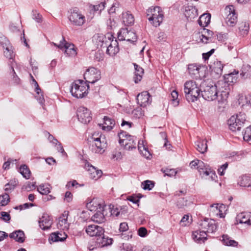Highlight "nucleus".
<instances>
[{"label": "nucleus", "mask_w": 251, "mask_h": 251, "mask_svg": "<svg viewBox=\"0 0 251 251\" xmlns=\"http://www.w3.org/2000/svg\"><path fill=\"white\" fill-rule=\"evenodd\" d=\"M237 221L239 223L244 224L248 226L251 225V213L243 212L239 214L237 216Z\"/></svg>", "instance_id": "aec40b11"}, {"label": "nucleus", "mask_w": 251, "mask_h": 251, "mask_svg": "<svg viewBox=\"0 0 251 251\" xmlns=\"http://www.w3.org/2000/svg\"><path fill=\"white\" fill-rule=\"evenodd\" d=\"M85 231L90 236H95L97 238L99 236H102L103 234L104 229L98 225H91L86 227Z\"/></svg>", "instance_id": "dca6fc26"}, {"label": "nucleus", "mask_w": 251, "mask_h": 251, "mask_svg": "<svg viewBox=\"0 0 251 251\" xmlns=\"http://www.w3.org/2000/svg\"><path fill=\"white\" fill-rule=\"evenodd\" d=\"M200 226L205 233H213L217 230V225L215 221L212 219H205L200 223Z\"/></svg>", "instance_id": "2eb2a0df"}, {"label": "nucleus", "mask_w": 251, "mask_h": 251, "mask_svg": "<svg viewBox=\"0 0 251 251\" xmlns=\"http://www.w3.org/2000/svg\"><path fill=\"white\" fill-rule=\"evenodd\" d=\"M138 235L142 237H144L147 235V230L144 227H140L138 230Z\"/></svg>", "instance_id": "4d7b16f0"}, {"label": "nucleus", "mask_w": 251, "mask_h": 251, "mask_svg": "<svg viewBox=\"0 0 251 251\" xmlns=\"http://www.w3.org/2000/svg\"><path fill=\"white\" fill-rule=\"evenodd\" d=\"M178 96L177 92L175 90L173 91L171 93L172 100L174 106L178 105L179 101L177 100Z\"/></svg>", "instance_id": "49530a36"}, {"label": "nucleus", "mask_w": 251, "mask_h": 251, "mask_svg": "<svg viewBox=\"0 0 251 251\" xmlns=\"http://www.w3.org/2000/svg\"><path fill=\"white\" fill-rule=\"evenodd\" d=\"M93 134L92 136V145L91 150L96 153L101 154L105 151L107 147V142L104 136L100 135L98 137H95Z\"/></svg>", "instance_id": "6e6552de"}, {"label": "nucleus", "mask_w": 251, "mask_h": 251, "mask_svg": "<svg viewBox=\"0 0 251 251\" xmlns=\"http://www.w3.org/2000/svg\"><path fill=\"white\" fill-rule=\"evenodd\" d=\"M9 201L10 198L8 193H5L4 194L0 196V204L1 206L6 205Z\"/></svg>", "instance_id": "ea45409f"}, {"label": "nucleus", "mask_w": 251, "mask_h": 251, "mask_svg": "<svg viewBox=\"0 0 251 251\" xmlns=\"http://www.w3.org/2000/svg\"><path fill=\"white\" fill-rule=\"evenodd\" d=\"M161 171L164 174V176H169L171 177L175 176L177 174V172L175 169H162Z\"/></svg>", "instance_id": "37998d69"}, {"label": "nucleus", "mask_w": 251, "mask_h": 251, "mask_svg": "<svg viewBox=\"0 0 251 251\" xmlns=\"http://www.w3.org/2000/svg\"><path fill=\"white\" fill-rule=\"evenodd\" d=\"M118 39L119 41L126 40L133 43L137 40L136 33L132 30H128L127 28H122L118 32Z\"/></svg>", "instance_id": "1a4fd4ad"}, {"label": "nucleus", "mask_w": 251, "mask_h": 251, "mask_svg": "<svg viewBox=\"0 0 251 251\" xmlns=\"http://www.w3.org/2000/svg\"><path fill=\"white\" fill-rule=\"evenodd\" d=\"M20 174L26 179H28L30 177L31 172L26 165H22L19 169Z\"/></svg>", "instance_id": "c9c22d12"}, {"label": "nucleus", "mask_w": 251, "mask_h": 251, "mask_svg": "<svg viewBox=\"0 0 251 251\" xmlns=\"http://www.w3.org/2000/svg\"><path fill=\"white\" fill-rule=\"evenodd\" d=\"M202 175L205 176H211L212 179H214L213 176H214V177L216 176L215 173L210 168H209V167H207L205 170L202 171Z\"/></svg>", "instance_id": "de8ad7c7"}, {"label": "nucleus", "mask_w": 251, "mask_h": 251, "mask_svg": "<svg viewBox=\"0 0 251 251\" xmlns=\"http://www.w3.org/2000/svg\"><path fill=\"white\" fill-rule=\"evenodd\" d=\"M243 138L246 141H249L251 140V125L246 128L243 134Z\"/></svg>", "instance_id": "c03bdc74"}, {"label": "nucleus", "mask_w": 251, "mask_h": 251, "mask_svg": "<svg viewBox=\"0 0 251 251\" xmlns=\"http://www.w3.org/2000/svg\"><path fill=\"white\" fill-rule=\"evenodd\" d=\"M73 195L72 194L69 192L67 191L65 195V199L66 200L67 202H70L72 201Z\"/></svg>", "instance_id": "774afa93"}, {"label": "nucleus", "mask_w": 251, "mask_h": 251, "mask_svg": "<svg viewBox=\"0 0 251 251\" xmlns=\"http://www.w3.org/2000/svg\"><path fill=\"white\" fill-rule=\"evenodd\" d=\"M18 182L16 180H11L4 186V190L6 193H10L17 186Z\"/></svg>", "instance_id": "e433bc0d"}, {"label": "nucleus", "mask_w": 251, "mask_h": 251, "mask_svg": "<svg viewBox=\"0 0 251 251\" xmlns=\"http://www.w3.org/2000/svg\"><path fill=\"white\" fill-rule=\"evenodd\" d=\"M119 144L125 146V149L130 151L136 149V138L129 135L126 132L122 131L118 134Z\"/></svg>", "instance_id": "39448f33"}, {"label": "nucleus", "mask_w": 251, "mask_h": 251, "mask_svg": "<svg viewBox=\"0 0 251 251\" xmlns=\"http://www.w3.org/2000/svg\"><path fill=\"white\" fill-rule=\"evenodd\" d=\"M185 97L189 102L196 101L200 96L201 92L198 84L192 80L186 82L184 85Z\"/></svg>", "instance_id": "7ed1b4c3"}, {"label": "nucleus", "mask_w": 251, "mask_h": 251, "mask_svg": "<svg viewBox=\"0 0 251 251\" xmlns=\"http://www.w3.org/2000/svg\"><path fill=\"white\" fill-rule=\"evenodd\" d=\"M0 44L2 46L3 48L5 49V50L4 51L5 56L8 59H12L14 56V54L9 42L6 38H4L3 42H0Z\"/></svg>", "instance_id": "412c9836"}, {"label": "nucleus", "mask_w": 251, "mask_h": 251, "mask_svg": "<svg viewBox=\"0 0 251 251\" xmlns=\"http://www.w3.org/2000/svg\"><path fill=\"white\" fill-rule=\"evenodd\" d=\"M147 16L149 20L155 27L159 26L162 23L163 14L161 9L159 6H156L153 8H149L147 11Z\"/></svg>", "instance_id": "423d86ee"}, {"label": "nucleus", "mask_w": 251, "mask_h": 251, "mask_svg": "<svg viewBox=\"0 0 251 251\" xmlns=\"http://www.w3.org/2000/svg\"><path fill=\"white\" fill-rule=\"evenodd\" d=\"M191 203L190 201H188L187 200L184 198H180L177 201L176 206L179 208H182L185 206H187Z\"/></svg>", "instance_id": "4c0bfd02"}, {"label": "nucleus", "mask_w": 251, "mask_h": 251, "mask_svg": "<svg viewBox=\"0 0 251 251\" xmlns=\"http://www.w3.org/2000/svg\"><path fill=\"white\" fill-rule=\"evenodd\" d=\"M40 91H39V95L36 93L37 95L35 96V98L41 104H43L45 102V100L43 95L42 94H40Z\"/></svg>", "instance_id": "052dcab7"}, {"label": "nucleus", "mask_w": 251, "mask_h": 251, "mask_svg": "<svg viewBox=\"0 0 251 251\" xmlns=\"http://www.w3.org/2000/svg\"><path fill=\"white\" fill-rule=\"evenodd\" d=\"M188 72L192 77L196 79H201L205 75L203 72L204 67L196 64H190L188 67Z\"/></svg>", "instance_id": "9b49d317"}, {"label": "nucleus", "mask_w": 251, "mask_h": 251, "mask_svg": "<svg viewBox=\"0 0 251 251\" xmlns=\"http://www.w3.org/2000/svg\"><path fill=\"white\" fill-rule=\"evenodd\" d=\"M214 49L211 50L209 52L207 53H203L202 54L203 59L205 60L208 59L210 55L214 52Z\"/></svg>", "instance_id": "0e129e2a"}, {"label": "nucleus", "mask_w": 251, "mask_h": 251, "mask_svg": "<svg viewBox=\"0 0 251 251\" xmlns=\"http://www.w3.org/2000/svg\"><path fill=\"white\" fill-rule=\"evenodd\" d=\"M217 85H207L201 92L202 98L208 101L217 100L219 103H223L228 98L230 92L229 84L225 81H219Z\"/></svg>", "instance_id": "f257e3e1"}, {"label": "nucleus", "mask_w": 251, "mask_h": 251, "mask_svg": "<svg viewBox=\"0 0 251 251\" xmlns=\"http://www.w3.org/2000/svg\"><path fill=\"white\" fill-rule=\"evenodd\" d=\"M100 210L97 211L92 217V220L97 223H102L105 221L104 217V211L107 208L106 205L102 206L100 203L98 204Z\"/></svg>", "instance_id": "f3484780"}, {"label": "nucleus", "mask_w": 251, "mask_h": 251, "mask_svg": "<svg viewBox=\"0 0 251 251\" xmlns=\"http://www.w3.org/2000/svg\"><path fill=\"white\" fill-rule=\"evenodd\" d=\"M198 163V167L197 169L198 170L201 175H202V171L205 170V169L209 167V166L205 165L202 161L200 160L197 161Z\"/></svg>", "instance_id": "3c124183"}, {"label": "nucleus", "mask_w": 251, "mask_h": 251, "mask_svg": "<svg viewBox=\"0 0 251 251\" xmlns=\"http://www.w3.org/2000/svg\"><path fill=\"white\" fill-rule=\"evenodd\" d=\"M105 7V3L101 2L100 4L93 6V10L95 12H98V14H100V12L104 9Z\"/></svg>", "instance_id": "603ef678"}, {"label": "nucleus", "mask_w": 251, "mask_h": 251, "mask_svg": "<svg viewBox=\"0 0 251 251\" xmlns=\"http://www.w3.org/2000/svg\"><path fill=\"white\" fill-rule=\"evenodd\" d=\"M70 21L74 25L81 26L85 22V17L77 9H75L71 12L69 16Z\"/></svg>", "instance_id": "ddd939ff"}, {"label": "nucleus", "mask_w": 251, "mask_h": 251, "mask_svg": "<svg viewBox=\"0 0 251 251\" xmlns=\"http://www.w3.org/2000/svg\"><path fill=\"white\" fill-rule=\"evenodd\" d=\"M84 76L85 82L93 84L100 78V72L95 68L91 67L87 70Z\"/></svg>", "instance_id": "f8f14e48"}, {"label": "nucleus", "mask_w": 251, "mask_h": 251, "mask_svg": "<svg viewBox=\"0 0 251 251\" xmlns=\"http://www.w3.org/2000/svg\"><path fill=\"white\" fill-rule=\"evenodd\" d=\"M63 41L64 42L63 48L66 50H75L74 48V45L67 42L64 37H63Z\"/></svg>", "instance_id": "6e6d98bb"}, {"label": "nucleus", "mask_w": 251, "mask_h": 251, "mask_svg": "<svg viewBox=\"0 0 251 251\" xmlns=\"http://www.w3.org/2000/svg\"><path fill=\"white\" fill-rule=\"evenodd\" d=\"M136 100L138 104L142 107H145L151 102V96L147 91L139 94Z\"/></svg>", "instance_id": "a211bd4d"}, {"label": "nucleus", "mask_w": 251, "mask_h": 251, "mask_svg": "<svg viewBox=\"0 0 251 251\" xmlns=\"http://www.w3.org/2000/svg\"><path fill=\"white\" fill-rule=\"evenodd\" d=\"M207 234L205 230L201 229L200 230H196L193 232V238L198 243L204 242L207 239Z\"/></svg>", "instance_id": "b1692460"}, {"label": "nucleus", "mask_w": 251, "mask_h": 251, "mask_svg": "<svg viewBox=\"0 0 251 251\" xmlns=\"http://www.w3.org/2000/svg\"><path fill=\"white\" fill-rule=\"evenodd\" d=\"M1 215L2 219L5 222H8L10 220V215L6 212H1Z\"/></svg>", "instance_id": "e2e57ef3"}, {"label": "nucleus", "mask_w": 251, "mask_h": 251, "mask_svg": "<svg viewBox=\"0 0 251 251\" xmlns=\"http://www.w3.org/2000/svg\"><path fill=\"white\" fill-rule=\"evenodd\" d=\"M196 10L192 6H188L186 7L185 15L186 17H194L196 15Z\"/></svg>", "instance_id": "a19ab883"}, {"label": "nucleus", "mask_w": 251, "mask_h": 251, "mask_svg": "<svg viewBox=\"0 0 251 251\" xmlns=\"http://www.w3.org/2000/svg\"><path fill=\"white\" fill-rule=\"evenodd\" d=\"M142 185L144 190H151L154 187V183L151 180H147L142 183Z\"/></svg>", "instance_id": "79ce46f5"}, {"label": "nucleus", "mask_w": 251, "mask_h": 251, "mask_svg": "<svg viewBox=\"0 0 251 251\" xmlns=\"http://www.w3.org/2000/svg\"><path fill=\"white\" fill-rule=\"evenodd\" d=\"M88 167H89L88 171L91 178L97 180L101 176L102 174L101 170L97 169L91 165H88Z\"/></svg>", "instance_id": "cd10ccee"}, {"label": "nucleus", "mask_w": 251, "mask_h": 251, "mask_svg": "<svg viewBox=\"0 0 251 251\" xmlns=\"http://www.w3.org/2000/svg\"><path fill=\"white\" fill-rule=\"evenodd\" d=\"M238 184L242 187H250L251 186V179L247 176H242L239 178Z\"/></svg>", "instance_id": "473e14b6"}, {"label": "nucleus", "mask_w": 251, "mask_h": 251, "mask_svg": "<svg viewBox=\"0 0 251 251\" xmlns=\"http://www.w3.org/2000/svg\"><path fill=\"white\" fill-rule=\"evenodd\" d=\"M133 65L135 69L134 82L137 83L138 82L140 81L142 78V76L144 74V69L136 63H134Z\"/></svg>", "instance_id": "c756f323"}, {"label": "nucleus", "mask_w": 251, "mask_h": 251, "mask_svg": "<svg viewBox=\"0 0 251 251\" xmlns=\"http://www.w3.org/2000/svg\"><path fill=\"white\" fill-rule=\"evenodd\" d=\"M207 141L204 140H198L195 142L197 150L201 153H204L207 151Z\"/></svg>", "instance_id": "2f4dec72"}, {"label": "nucleus", "mask_w": 251, "mask_h": 251, "mask_svg": "<svg viewBox=\"0 0 251 251\" xmlns=\"http://www.w3.org/2000/svg\"><path fill=\"white\" fill-rule=\"evenodd\" d=\"M67 237V235L64 232H54L50 234L49 240L53 242L63 241L66 239Z\"/></svg>", "instance_id": "a878e982"}, {"label": "nucleus", "mask_w": 251, "mask_h": 251, "mask_svg": "<svg viewBox=\"0 0 251 251\" xmlns=\"http://www.w3.org/2000/svg\"><path fill=\"white\" fill-rule=\"evenodd\" d=\"M211 16L210 14L202 15L198 20L199 25L202 27L207 26L210 22Z\"/></svg>", "instance_id": "7c9ffc66"}, {"label": "nucleus", "mask_w": 251, "mask_h": 251, "mask_svg": "<svg viewBox=\"0 0 251 251\" xmlns=\"http://www.w3.org/2000/svg\"><path fill=\"white\" fill-rule=\"evenodd\" d=\"M33 18L37 23H41L42 21V16L39 13H37L36 11H33Z\"/></svg>", "instance_id": "5fc2aeb1"}, {"label": "nucleus", "mask_w": 251, "mask_h": 251, "mask_svg": "<svg viewBox=\"0 0 251 251\" xmlns=\"http://www.w3.org/2000/svg\"><path fill=\"white\" fill-rule=\"evenodd\" d=\"M89 86L88 83L83 80H75L72 84L71 88L72 95L77 98H82L85 97L88 93Z\"/></svg>", "instance_id": "20e7f679"}, {"label": "nucleus", "mask_w": 251, "mask_h": 251, "mask_svg": "<svg viewBox=\"0 0 251 251\" xmlns=\"http://www.w3.org/2000/svg\"><path fill=\"white\" fill-rule=\"evenodd\" d=\"M225 12L226 15V25L229 26H234L237 22V16L235 13L233 6H227L225 9Z\"/></svg>", "instance_id": "9d476101"}, {"label": "nucleus", "mask_w": 251, "mask_h": 251, "mask_svg": "<svg viewBox=\"0 0 251 251\" xmlns=\"http://www.w3.org/2000/svg\"><path fill=\"white\" fill-rule=\"evenodd\" d=\"M222 238V241L224 245L232 247H237L238 246V242L231 239L228 235H223Z\"/></svg>", "instance_id": "72a5a7b5"}, {"label": "nucleus", "mask_w": 251, "mask_h": 251, "mask_svg": "<svg viewBox=\"0 0 251 251\" xmlns=\"http://www.w3.org/2000/svg\"><path fill=\"white\" fill-rule=\"evenodd\" d=\"M9 236L10 238L20 243L24 242L25 238L24 231L21 230H16L10 233Z\"/></svg>", "instance_id": "393cba45"}, {"label": "nucleus", "mask_w": 251, "mask_h": 251, "mask_svg": "<svg viewBox=\"0 0 251 251\" xmlns=\"http://www.w3.org/2000/svg\"><path fill=\"white\" fill-rule=\"evenodd\" d=\"M132 114L136 118H140L144 115V112L141 108H138L133 110Z\"/></svg>", "instance_id": "8fccbe9b"}, {"label": "nucleus", "mask_w": 251, "mask_h": 251, "mask_svg": "<svg viewBox=\"0 0 251 251\" xmlns=\"http://www.w3.org/2000/svg\"><path fill=\"white\" fill-rule=\"evenodd\" d=\"M246 114L242 112H240L236 116H231L227 123L229 129L232 131L240 130L246 121Z\"/></svg>", "instance_id": "0eeeda50"}, {"label": "nucleus", "mask_w": 251, "mask_h": 251, "mask_svg": "<svg viewBox=\"0 0 251 251\" xmlns=\"http://www.w3.org/2000/svg\"><path fill=\"white\" fill-rule=\"evenodd\" d=\"M38 192L42 195H47L50 192V185L48 184H43L38 188Z\"/></svg>", "instance_id": "58836bf2"}, {"label": "nucleus", "mask_w": 251, "mask_h": 251, "mask_svg": "<svg viewBox=\"0 0 251 251\" xmlns=\"http://www.w3.org/2000/svg\"><path fill=\"white\" fill-rule=\"evenodd\" d=\"M103 120L104 122L102 126V129L104 130L110 131L115 125V121L107 116H104Z\"/></svg>", "instance_id": "bb28decb"}, {"label": "nucleus", "mask_w": 251, "mask_h": 251, "mask_svg": "<svg viewBox=\"0 0 251 251\" xmlns=\"http://www.w3.org/2000/svg\"><path fill=\"white\" fill-rule=\"evenodd\" d=\"M14 161L16 162L17 160L16 159L12 160L11 159H8V160L7 161L4 163L3 166H2L3 169L4 170L9 169V167L10 163L12 162H14Z\"/></svg>", "instance_id": "69168bd1"}, {"label": "nucleus", "mask_w": 251, "mask_h": 251, "mask_svg": "<svg viewBox=\"0 0 251 251\" xmlns=\"http://www.w3.org/2000/svg\"><path fill=\"white\" fill-rule=\"evenodd\" d=\"M228 165V163L226 162L218 169V173L220 176H223L224 175V170H225L227 168Z\"/></svg>", "instance_id": "13d9d810"}, {"label": "nucleus", "mask_w": 251, "mask_h": 251, "mask_svg": "<svg viewBox=\"0 0 251 251\" xmlns=\"http://www.w3.org/2000/svg\"><path fill=\"white\" fill-rule=\"evenodd\" d=\"M65 53L69 56H75L77 53L75 50H65Z\"/></svg>", "instance_id": "338daca9"}, {"label": "nucleus", "mask_w": 251, "mask_h": 251, "mask_svg": "<svg viewBox=\"0 0 251 251\" xmlns=\"http://www.w3.org/2000/svg\"><path fill=\"white\" fill-rule=\"evenodd\" d=\"M97 40L98 46L101 48H106V53L113 56L119 51L118 42L116 40H114V37L110 33H107L106 36L102 34H98L94 37Z\"/></svg>", "instance_id": "f03ea898"}, {"label": "nucleus", "mask_w": 251, "mask_h": 251, "mask_svg": "<svg viewBox=\"0 0 251 251\" xmlns=\"http://www.w3.org/2000/svg\"><path fill=\"white\" fill-rule=\"evenodd\" d=\"M77 116L78 120L85 124L89 123L92 120L91 111L83 106H80L78 108Z\"/></svg>", "instance_id": "4468645a"}, {"label": "nucleus", "mask_w": 251, "mask_h": 251, "mask_svg": "<svg viewBox=\"0 0 251 251\" xmlns=\"http://www.w3.org/2000/svg\"><path fill=\"white\" fill-rule=\"evenodd\" d=\"M224 65L220 61H216L213 63L212 71L218 75H221L223 72Z\"/></svg>", "instance_id": "f704fd0d"}, {"label": "nucleus", "mask_w": 251, "mask_h": 251, "mask_svg": "<svg viewBox=\"0 0 251 251\" xmlns=\"http://www.w3.org/2000/svg\"><path fill=\"white\" fill-rule=\"evenodd\" d=\"M112 239L106 237L103 234L102 236H99L97 238L96 244L98 247L102 248L112 244Z\"/></svg>", "instance_id": "4be33fe9"}, {"label": "nucleus", "mask_w": 251, "mask_h": 251, "mask_svg": "<svg viewBox=\"0 0 251 251\" xmlns=\"http://www.w3.org/2000/svg\"><path fill=\"white\" fill-rule=\"evenodd\" d=\"M11 72L10 74L11 75V76H13L12 80L13 81V83L16 85L19 84L20 82V79L19 78V77L16 74L13 67H11Z\"/></svg>", "instance_id": "09e8293b"}, {"label": "nucleus", "mask_w": 251, "mask_h": 251, "mask_svg": "<svg viewBox=\"0 0 251 251\" xmlns=\"http://www.w3.org/2000/svg\"><path fill=\"white\" fill-rule=\"evenodd\" d=\"M240 31H244V33H247L249 29V25L247 23H243L239 27Z\"/></svg>", "instance_id": "864d4df0"}, {"label": "nucleus", "mask_w": 251, "mask_h": 251, "mask_svg": "<svg viewBox=\"0 0 251 251\" xmlns=\"http://www.w3.org/2000/svg\"><path fill=\"white\" fill-rule=\"evenodd\" d=\"M52 223L50 217L47 214H44L39 221V226L44 230L50 229Z\"/></svg>", "instance_id": "6ab92c4d"}, {"label": "nucleus", "mask_w": 251, "mask_h": 251, "mask_svg": "<svg viewBox=\"0 0 251 251\" xmlns=\"http://www.w3.org/2000/svg\"><path fill=\"white\" fill-rule=\"evenodd\" d=\"M141 198V197H136L134 196H129L127 199V200L129 201H130L132 202L133 203H137L139 202V199Z\"/></svg>", "instance_id": "bf43d9fd"}, {"label": "nucleus", "mask_w": 251, "mask_h": 251, "mask_svg": "<svg viewBox=\"0 0 251 251\" xmlns=\"http://www.w3.org/2000/svg\"><path fill=\"white\" fill-rule=\"evenodd\" d=\"M123 23L125 25H131L134 24V18L133 15L128 11L123 13Z\"/></svg>", "instance_id": "c85d7f7f"}, {"label": "nucleus", "mask_w": 251, "mask_h": 251, "mask_svg": "<svg viewBox=\"0 0 251 251\" xmlns=\"http://www.w3.org/2000/svg\"><path fill=\"white\" fill-rule=\"evenodd\" d=\"M68 216V212L64 211L62 216L59 218V221L57 224L58 228L62 230L68 228L69 225L67 220Z\"/></svg>", "instance_id": "5701e85b"}, {"label": "nucleus", "mask_w": 251, "mask_h": 251, "mask_svg": "<svg viewBox=\"0 0 251 251\" xmlns=\"http://www.w3.org/2000/svg\"><path fill=\"white\" fill-rule=\"evenodd\" d=\"M128 229V226L126 222L121 223L120 225L119 230L121 231L124 232L127 230Z\"/></svg>", "instance_id": "680f3d73"}, {"label": "nucleus", "mask_w": 251, "mask_h": 251, "mask_svg": "<svg viewBox=\"0 0 251 251\" xmlns=\"http://www.w3.org/2000/svg\"><path fill=\"white\" fill-rule=\"evenodd\" d=\"M108 208L110 211L111 215L114 216L116 217L119 216L120 214V211L117 207H115V206L113 205L110 204L108 206Z\"/></svg>", "instance_id": "a18cd8bd"}]
</instances>
